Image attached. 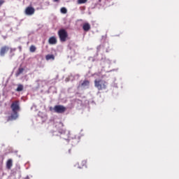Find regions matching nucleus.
<instances>
[{
	"instance_id": "1",
	"label": "nucleus",
	"mask_w": 179,
	"mask_h": 179,
	"mask_svg": "<svg viewBox=\"0 0 179 179\" xmlns=\"http://www.w3.org/2000/svg\"><path fill=\"white\" fill-rule=\"evenodd\" d=\"M10 108L12 113L10 116H8L7 121H14L19 118V111H20V103L19 101H15L13 102L10 105Z\"/></svg>"
},
{
	"instance_id": "2",
	"label": "nucleus",
	"mask_w": 179,
	"mask_h": 179,
	"mask_svg": "<svg viewBox=\"0 0 179 179\" xmlns=\"http://www.w3.org/2000/svg\"><path fill=\"white\" fill-rule=\"evenodd\" d=\"M107 82L103 80H94V86L98 89V90H105L107 89Z\"/></svg>"
},
{
	"instance_id": "3",
	"label": "nucleus",
	"mask_w": 179,
	"mask_h": 179,
	"mask_svg": "<svg viewBox=\"0 0 179 179\" xmlns=\"http://www.w3.org/2000/svg\"><path fill=\"white\" fill-rule=\"evenodd\" d=\"M58 36L62 43H65L68 38V32L65 29H60L58 31Z\"/></svg>"
},
{
	"instance_id": "4",
	"label": "nucleus",
	"mask_w": 179,
	"mask_h": 179,
	"mask_svg": "<svg viewBox=\"0 0 179 179\" xmlns=\"http://www.w3.org/2000/svg\"><path fill=\"white\" fill-rule=\"evenodd\" d=\"M53 110L55 113H57V114H62L66 111V108L62 105H56Z\"/></svg>"
},
{
	"instance_id": "5",
	"label": "nucleus",
	"mask_w": 179,
	"mask_h": 179,
	"mask_svg": "<svg viewBox=\"0 0 179 179\" xmlns=\"http://www.w3.org/2000/svg\"><path fill=\"white\" fill-rule=\"evenodd\" d=\"M36 10L32 6H28L26 8L24 13L28 16H31V15H34Z\"/></svg>"
},
{
	"instance_id": "6",
	"label": "nucleus",
	"mask_w": 179,
	"mask_h": 179,
	"mask_svg": "<svg viewBox=\"0 0 179 179\" xmlns=\"http://www.w3.org/2000/svg\"><path fill=\"white\" fill-rule=\"evenodd\" d=\"M10 48L9 46L4 45L2 46L0 49V56L5 57V55L9 51Z\"/></svg>"
},
{
	"instance_id": "7",
	"label": "nucleus",
	"mask_w": 179,
	"mask_h": 179,
	"mask_svg": "<svg viewBox=\"0 0 179 179\" xmlns=\"http://www.w3.org/2000/svg\"><path fill=\"white\" fill-rule=\"evenodd\" d=\"M57 42L58 41L57 40V37L55 36H52L48 39V43L52 45H55V44H57Z\"/></svg>"
},
{
	"instance_id": "8",
	"label": "nucleus",
	"mask_w": 179,
	"mask_h": 179,
	"mask_svg": "<svg viewBox=\"0 0 179 179\" xmlns=\"http://www.w3.org/2000/svg\"><path fill=\"white\" fill-rule=\"evenodd\" d=\"M12 166H13V161L12 159H8L6 162V169H8V170H10V169H12Z\"/></svg>"
},
{
	"instance_id": "9",
	"label": "nucleus",
	"mask_w": 179,
	"mask_h": 179,
	"mask_svg": "<svg viewBox=\"0 0 179 179\" xmlns=\"http://www.w3.org/2000/svg\"><path fill=\"white\" fill-rule=\"evenodd\" d=\"M83 29L84 30V31H89V30H90L91 27H90V24L86 22L83 24Z\"/></svg>"
},
{
	"instance_id": "10",
	"label": "nucleus",
	"mask_w": 179,
	"mask_h": 179,
	"mask_svg": "<svg viewBox=\"0 0 179 179\" xmlns=\"http://www.w3.org/2000/svg\"><path fill=\"white\" fill-rule=\"evenodd\" d=\"M46 61H50V59H52V61H54L55 59V56L54 55H47L45 56Z\"/></svg>"
},
{
	"instance_id": "11",
	"label": "nucleus",
	"mask_w": 179,
	"mask_h": 179,
	"mask_svg": "<svg viewBox=\"0 0 179 179\" xmlns=\"http://www.w3.org/2000/svg\"><path fill=\"white\" fill-rule=\"evenodd\" d=\"M89 85H90V82L87 80H84L81 83V86H83V87H86V86H89Z\"/></svg>"
},
{
	"instance_id": "12",
	"label": "nucleus",
	"mask_w": 179,
	"mask_h": 179,
	"mask_svg": "<svg viewBox=\"0 0 179 179\" xmlns=\"http://www.w3.org/2000/svg\"><path fill=\"white\" fill-rule=\"evenodd\" d=\"M23 89H24L23 85L19 84L15 90L16 92H22Z\"/></svg>"
},
{
	"instance_id": "13",
	"label": "nucleus",
	"mask_w": 179,
	"mask_h": 179,
	"mask_svg": "<svg viewBox=\"0 0 179 179\" xmlns=\"http://www.w3.org/2000/svg\"><path fill=\"white\" fill-rule=\"evenodd\" d=\"M36 50H37V48L34 45H31L29 48L30 52H36Z\"/></svg>"
},
{
	"instance_id": "14",
	"label": "nucleus",
	"mask_w": 179,
	"mask_h": 179,
	"mask_svg": "<svg viewBox=\"0 0 179 179\" xmlns=\"http://www.w3.org/2000/svg\"><path fill=\"white\" fill-rule=\"evenodd\" d=\"M23 71H24V69L23 68H20L18 69V71L16 73V76H19V75H20V73H23Z\"/></svg>"
},
{
	"instance_id": "15",
	"label": "nucleus",
	"mask_w": 179,
	"mask_h": 179,
	"mask_svg": "<svg viewBox=\"0 0 179 179\" xmlns=\"http://www.w3.org/2000/svg\"><path fill=\"white\" fill-rule=\"evenodd\" d=\"M60 12L61 13H68V10H66V8L65 7H62L61 9H60Z\"/></svg>"
},
{
	"instance_id": "16",
	"label": "nucleus",
	"mask_w": 179,
	"mask_h": 179,
	"mask_svg": "<svg viewBox=\"0 0 179 179\" xmlns=\"http://www.w3.org/2000/svg\"><path fill=\"white\" fill-rule=\"evenodd\" d=\"M80 169H82V167H85V166H86V161H82L81 162H80Z\"/></svg>"
},
{
	"instance_id": "17",
	"label": "nucleus",
	"mask_w": 179,
	"mask_h": 179,
	"mask_svg": "<svg viewBox=\"0 0 179 179\" xmlns=\"http://www.w3.org/2000/svg\"><path fill=\"white\" fill-rule=\"evenodd\" d=\"M87 2V0H78V3L82 4V3H86Z\"/></svg>"
},
{
	"instance_id": "18",
	"label": "nucleus",
	"mask_w": 179,
	"mask_h": 179,
	"mask_svg": "<svg viewBox=\"0 0 179 179\" xmlns=\"http://www.w3.org/2000/svg\"><path fill=\"white\" fill-rule=\"evenodd\" d=\"M3 3H5V0H0V8L3 5Z\"/></svg>"
},
{
	"instance_id": "19",
	"label": "nucleus",
	"mask_w": 179,
	"mask_h": 179,
	"mask_svg": "<svg viewBox=\"0 0 179 179\" xmlns=\"http://www.w3.org/2000/svg\"><path fill=\"white\" fill-rule=\"evenodd\" d=\"M16 51V48H10V52H15Z\"/></svg>"
},
{
	"instance_id": "20",
	"label": "nucleus",
	"mask_w": 179,
	"mask_h": 179,
	"mask_svg": "<svg viewBox=\"0 0 179 179\" xmlns=\"http://www.w3.org/2000/svg\"><path fill=\"white\" fill-rule=\"evenodd\" d=\"M19 48H20V51H22V47L20 46Z\"/></svg>"
},
{
	"instance_id": "21",
	"label": "nucleus",
	"mask_w": 179,
	"mask_h": 179,
	"mask_svg": "<svg viewBox=\"0 0 179 179\" xmlns=\"http://www.w3.org/2000/svg\"><path fill=\"white\" fill-rule=\"evenodd\" d=\"M55 2H58V0H54Z\"/></svg>"
},
{
	"instance_id": "22",
	"label": "nucleus",
	"mask_w": 179,
	"mask_h": 179,
	"mask_svg": "<svg viewBox=\"0 0 179 179\" xmlns=\"http://www.w3.org/2000/svg\"><path fill=\"white\" fill-rule=\"evenodd\" d=\"M69 153H71V149H70V150H69Z\"/></svg>"
},
{
	"instance_id": "23",
	"label": "nucleus",
	"mask_w": 179,
	"mask_h": 179,
	"mask_svg": "<svg viewBox=\"0 0 179 179\" xmlns=\"http://www.w3.org/2000/svg\"><path fill=\"white\" fill-rule=\"evenodd\" d=\"M25 179H29V178H25Z\"/></svg>"
}]
</instances>
